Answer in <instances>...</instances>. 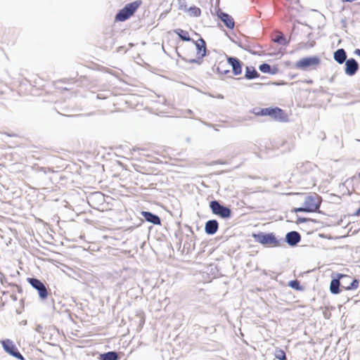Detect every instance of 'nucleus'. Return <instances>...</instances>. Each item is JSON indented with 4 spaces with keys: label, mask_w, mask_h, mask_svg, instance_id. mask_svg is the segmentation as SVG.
Masks as SVG:
<instances>
[{
    "label": "nucleus",
    "mask_w": 360,
    "mask_h": 360,
    "mask_svg": "<svg viewBox=\"0 0 360 360\" xmlns=\"http://www.w3.org/2000/svg\"><path fill=\"white\" fill-rule=\"evenodd\" d=\"M344 278L345 279H349L350 276L343 274L341 273H337L335 276H332V279L330 283L329 290L331 294L333 295H338L341 292L340 288L346 290H355L358 288L359 280L354 278L352 281L349 283V285H345L344 284H341V278Z\"/></svg>",
    "instance_id": "obj_1"
},
{
    "label": "nucleus",
    "mask_w": 360,
    "mask_h": 360,
    "mask_svg": "<svg viewBox=\"0 0 360 360\" xmlns=\"http://www.w3.org/2000/svg\"><path fill=\"white\" fill-rule=\"evenodd\" d=\"M142 4V1L136 0L127 4L115 14V20L117 22H124L129 19Z\"/></svg>",
    "instance_id": "obj_2"
},
{
    "label": "nucleus",
    "mask_w": 360,
    "mask_h": 360,
    "mask_svg": "<svg viewBox=\"0 0 360 360\" xmlns=\"http://www.w3.org/2000/svg\"><path fill=\"white\" fill-rule=\"evenodd\" d=\"M252 237L256 242L266 247H278L281 245V240L278 239L273 232L259 231L253 233Z\"/></svg>",
    "instance_id": "obj_3"
},
{
    "label": "nucleus",
    "mask_w": 360,
    "mask_h": 360,
    "mask_svg": "<svg viewBox=\"0 0 360 360\" xmlns=\"http://www.w3.org/2000/svg\"><path fill=\"white\" fill-rule=\"evenodd\" d=\"M321 63V60L319 56H310L297 60L295 64V68L303 71L316 70Z\"/></svg>",
    "instance_id": "obj_4"
},
{
    "label": "nucleus",
    "mask_w": 360,
    "mask_h": 360,
    "mask_svg": "<svg viewBox=\"0 0 360 360\" xmlns=\"http://www.w3.org/2000/svg\"><path fill=\"white\" fill-rule=\"evenodd\" d=\"M212 213L221 219H227L231 217L232 211L230 207L224 205L219 200H212L209 203Z\"/></svg>",
    "instance_id": "obj_5"
},
{
    "label": "nucleus",
    "mask_w": 360,
    "mask_h": 360,
    "mask_svg": "<svg viewBox=\"0 0 360 360\" xmlns=\"http://www.w3.org/2000/svg\"><path fill=\"white\" fill-rule=\"evenodd\" d=\"M27 281L37 291L39 297L41 300H45L47 299L49 292L45 284L41 280L35 277H28L27 278Z\"/></svg>",
    "instance_id": "obj_6"
},
{
    "label": "nucleus",
    "mask_w": 360,
    "mask_h": 360,
    "mask_svg": "<svg viewBox=\"0 0 360 360\" xmlns=\"http://www.w3.org/2000/svg\"><path fill=\"white\" fill-rule=\"evenodd\" d=\"M265 116H269L278 122H284L288 120L287 113L284 110L278 107L265 108Z\"/></svg>",
    "instance_id": "obj_7"
},
{
    "label": "nucleus",
    "mask_w": 360,
    "mask_h": 360,
    "mask_svg": "<svg viewBox=\"0 0 360 360\" xmlns=\"http://www.w3.org/2000/svg\"><path fill=\"white\" fill-rule=\"evenodd\" d=\"M1 345L4 350L9 355L19 360H25V357L19 352L16 345L10 339L1 340Z\"/></svg>",
    "instance_id": "obj_8"
},
{
    "label": "nucleus",
    "mask_w": 360,
    "mask_h": 360,
    "mask_svg": "<svg viewBox=\"0 0 360 360\" xmlns=\"http://www.w3.org/2000/svg\"><path fill=\"white\" fill-rule=\"evenodd\" d=\"M227 63L231 67L232 73L235 76L241 75L244 63L235 56H227Z\"/></svg>",
    "instance_id": "obj_9"
},
{
    "label": "nucleus",
    "mask_w": 360,
    "mask_h": 360,
    "mask_svg": "<svg viewBox=\"0 0 360 360\" xmlns=\"http://www.w3.org/2000/svg\"><path fill=\"white\" fill-rule=\"evenodd\" d=\"M304 209L307 210V213L316 212H318L321 202L319 200H316V198L309 195H307L304 202Z\"/></svg>",
    "instance_id": "obj_10"
},
{
    "label": "nucleus",
    "mask_w": 360,
    "mask_h": 360,
    "mask_svg": "<svg viewBox=\"0 0 360 360\" xmlns=\"http://www.w3.org/2000/svg\"><path fill=\"white\" fill-rule=\"evenodd\" d=\"M359 70V64L354 58H348L345 63V73L347 76L352 77Z\"/></svg>",
    "instance_id": "obj_11"
},
{
    "label": "nucleus",
    "mask_w": 360,
    "mask_h": 360,
    "mask_svg": "<svg viewBox=\"0 0 360 360\" xmlns=\"http://www.w3.org/2000/svg\"><path fill=\"white\" fill-rule=\"evenodd\" d=\"M301 235L296 231H291L285 234L284 241L290 247L294 248L301 241Z\"/></svg>",
    "instance_id": "obj_12"
},
{
    "label": "nucleus",
    "mask_w": 360,
    "mask_h": 360,
    "mask_svg": "<svg viewBox=\"0 0 360 360\" xmlns=\"http://www.w3.org/2000/svg\"><path fill=\"white\" fill-rule=\"evenodd\" d=\"M140 214L146 221L153 225H161L162 221L158 214L144 210L141 211Z\"/></svg>",
    "instance_id": "obj_13"
},
{
    "label": "nucleus",
    "mask_w": 360,
    "mask_h": 360,
    "mask_svg": "<svg viewBox=\"0 0 360 360\" xmlns=\"http://www.w3.org/2000/svg\"><path fill=\"white\" fill-rule=\"evenodd\" d=\"M217 17L228 29L233 30L234 28V20L231 15L219 11L217 12Z\"/></svg>",
    "instance_id": "obj_14"
},
{
    "label": "nucleus",
    "mask_w": 360,
    "mask_h": 360,
    "mask_svg": "<svg viewBox=\"0 0 360 360\" xmlns=\"http://www.w3.org/2000/svg\"><path fill=\"white\" fill-rule=\"evenodd\" d=\"M219 229V223L216 219H210L205 222V232L207 235L212 236L215 234Z\"/></svg>",
    "instance_id": "obj_15"
},
{
    "label": "nucleus",
    "mask_w": 360,
    "mask_h": 360,
    "mask_svg": "<svg viewBox=\"0 0 360 360\" xmlns=\"http://www.w3.org/2000/svg\"><path fill=\"white\" fill-rule=\"evenodd\" d=\"M347 57V52L342 48L338 49L333 52V59L337 63L340 65H342L346 62V60L348 59Z\"/></svg>",
    "instance_id": "obj_16"
},
{
    "label": "nucleus",
    "mask_w": 360,
    "mask_h": 360,
    "mask_svg": "<svg viewBox=\"0 0 360 360\" xmlns=\"http://www.w3.org/2000/svg\"><path fill=\"white\" fill-rule=\"evenodd\" d=\"M259 70L263 73L274 75L278 72V68L277 65H270L267 63H263L259 65Z\"/></svg>",
    "instance_id": "obj_17"
},
{
    "label": "nucleus",
    "mask_w": 360,
    "mask_h": 360,
    "mask_svg": "<svg viewBox=\"0 0 360 360\" xmlns=\"http://www.w3.org/2000/svg\"><path fill=\"white\" fill-rule=\"evenodd\" d=\"M259 77L260 75L255 67L252 65L245 66L244 78L248 80H252L259 78Z\"/></svg>",
    "instance_id": "obj_18"
},
{
    "label": "nucleus",
    "mask_w": 360,
    "mask_h": 360,
    "mask_svg": "<svg viewBox=\"0 0 360 360\" xmlns=\"http://www.w3.org/2000/svg\"><path fill=\"white\" fill-rule=\"evenodd\" d=\"M193 42L195 44L196 47V54L201 56L202 53H205V56L207 51L205 41L202 37H200L198 41H195L193 40Z\"/></svg>",
    "instance_id": "obj_19"
},
{
    "label": "nucleus",
    "mask_w": 360,
    "mask_h": 360,
    "mask_svg": "<svg viewBox=\"0 0 360 360\" xmlns=\"http://www.w3.org/2000/svg\"><path fill=\"white\" fill-rule=\"evenodd\" d=\"M119 354L116 351H110L100 354L99 360H119Z\"/></svg>",
    "instance_id": "obj_20"
},
{
    "label": "nucleus",
    "mask_w": 360,
    "mask_h": 360,
    "mask_svg": "<svg viewBox=\"0 0 360 360\" xmlns=\"http://www.w3.org/2000/svg\"><path fill=\"white\" fill-rule=\"evenodd\" d=\"M174 32L178 35L180 39L184 41H193V39L191 38L189 34L187 31L184 30L182 29L178 28L174 30Z\"/></svg>",
    "instance_id": "obj_21"
},
{
    "label": "nucleus",
    "mask_w": 360,
    "mask_h": 360,
    "mask_svg": "<svg viewBox=\"0 0 360 360\" xmlns=\"http://www.w3.org/2000/svg\"><path fill=\"white\" fill-rule=\"evenodd\" d=\"M288 285L292 289L298 290V291H303L304 288L300 284V282L297 280H291L288 282Z\"/></svg>",
    "instance_id": "obj_22"
},
{
    "label": "nucleus",
    "mask_w": 360,
    "mask_h": 360,
    "mask_svg": "<svg viewBox=\"0 0 360 360\" xmlns=\"http://www.w3.org/2000/svg\"><path fill=\"white\" fill-rule=\"evenodd\" d=\"M274 356L278 360H287L285 351L279 347H276L274 352Z\"/></svg>",
    "instance_id": "obj_23"
},
{
    "label": "nucleus",
    "mask_w": 360,
    "mask_h": 360,
    "mask_svg": "<svg viewBox=\"0 0 360 360\" xmlns=\"http://www.w3.org/2000/svg\"><path fill=\"white\" fill-rule=\"evenodd\" d=\"M226 64L220 63L219 65L216 68L215 71L219 75H225L230 73V70L229 69H226L225 67Z\"/></svg>",
    "instance_id": "obj_24"
},
{
    "label": "nucleus",
    "mask_w": 360,
    "mask_h": 360,
    "mask_svg": "<svg viewBox=\"0 0 360 360\" xmlns=\"http://www.w3.org/2000/svg\"><path fill=\"white\" fill-rule=\"evenodd\" d=\"M188 11L190 15L193 17H199L201 15L200 8L195 6H190Z\"/></svg>",
    "instance_id": "obj_25"
},
{
    "label": "nucleus",
    "mask_w": 360,
    "mask_h": 360,
    "mask_svg": "<svg viewBox=\"0 0 360 360\" xmlns=\"http://www.w3.org/2000/svg\"><path fill=\"white\" fill-rule=\"evenodd\" d=\"M274 41L278 44L285 46L288 44V41H287L285 35L283 34H279L276 36V37L274 39Z\"/></svg>",
    "instance_id": "obj_26"
},
{
    "label": "nucleus",
    "mask_w": 360,
    "mask_h": 360,
    "mask_svg": "<svg viewBox=\"0 0 360 360\" xmlns=\"http://www.w3.org/2000/svg\"><path fill=\"white\" fill-rule=\"evenodd\" d=\"M205 57V53H202L201 56L200 55H197V58H193V59H190V60H186L185 58H181L182 60L189 63H198V64H201L202 62V58Z\"/></svg>",
    "instance_id": "obj_27"
},
{
    "label": "nucleus",
    "mask_w": 360,
    "mask_h": 360,
    "mask_svg": "<svg viewBox=\"0 0 360 360\" xmlns=\"http://www.w3.org/2000/svg\"><path fill=\"white\" fill-rule=\"evenodd\" d=\"M238 46L239 47H240L241 49L248 51L249 53H250L252 55H257V53L255 52V51H252L251 49H250V47L249 45H244L243 43L240 42L239 44H238Z\"/></svg>",
    "instance_id": "obj_28"
},
{
    "label": "nucleus",
    "mask_w": 360,
    "mask_h": 360,
    "mask_svg": "<svg viewBox=\"0 0 360 360\" xmlns=\"http://www.w3.org/2000/svg\"><path fill=\"white\" fill-rule=\"evenodd\" d=\"M253 113L257 116H265V108H256L253 109Z\"/></svg>",
    "instance_id": "obj_29"
},
{
    "label": "nucleus",
    "mask_w": 360,
    "mask_h": 360,
    "mask_svg": "<svg viewBox=\"0 0 360 360\" xmlns=\"http://www.w3.org/2000/svg\"><path fill=\"white\" fill-rule=\"evenodd\" d=\"M299 30V27H296L295 25H293L292 32L290 35V40H294L295 36L297 34V32Z\"/></svg>",
    "instance_id": "obj_30"
},
{
    "label": "nucleus",
    "mask_w": 360,
    "mask_h": 360,
    "mask_svg": "<svg viewBox=\"0 0 360 360\" xmlns=\"http://www.w3.org/2000/svg\"><path fill=\"white\" fill-rule=\"evenodd\" d=\"M311 221V219H309V218H305V217H297L296 223L299 224L305 223V222H307V221Z\"/></svg>",
    "instance_id": "obj_31"
},
{
    "label": "nucleus",
    "mask_w": 360,
    "mask_h": 360,
    "mask_svg": "<svg viewBox=\"0 0 360 360\" xmlns=\"http://www.w3.org/2000/svg\"><path fill=\"white\" fill-rule=\"evenodd\" d=\"M292 212L297 213V212H307V211L304 209V205L303 207H295L292 210Z\"/></svg>",
    "instance_id": "obj_32"
},
{
    "label": "nucleus",
    "mask_w": 360,
    "mask_h": 360,
    "mask_svg": "<svg viewBox=\"0 0 360 360\" xmlns=\"http://www.w3.org/2000/svg\"><path fill=\"white\" fill-rule=\"evenodd\" d=\"M288 83L285 82V81L283 80H280V81H278V82H271V83H268L267 84H272V85H274V86H283V85H286Z\"/></svg>",
    "instance_id": "obj_33"
},
{
    "label": "nucleus",
    "mask_w": 360,
    "mask_h": 360,
    "mask_svg": "<svg viewBox=\"0 0 360 360\" xmlns=\"http://www.w3.org/2000/svg\"><path fill=\"white\" fill-rule=\"evenodd\" d=\"M353 279L354 278H352V276H350L349 279H345L344 278H342L341 284H344L345 285H349Z\"/></svg>",
    "instance_id": "obj_34"
},
{
    "label": "nucleus",
    "mask_w": 360,
    "mask_h": 360,
    "mask_svg": "<svg viewBox=\"0 0 360 360\" xmlns=\"http://www.w3.org/2000/svg\"><path fill=\"white\" fill-rule=\"evenodd\" d=\"M11 286H13V287H15L17 288V290L19 293H21L22 291V287L20 285H18V284H15V283H10L9 284Z\"/></svg>",
    "instance_id": "obj_35"
},
{
    "label": "nucleus",
    "mask_w": 360,
    "mask_h": 360,
    "mask_svg": "<svg viewBox=\"0 0 360 360\" xmlns=\"http://www.w3.org/2000/svg\"><path fill=\"white\" fill-rule=\"evenodd\" d=\"M353 215L356 217H360V207L356 210Z\"/></svg>",
    "instance_id": "obj_36"
},
{
    "label": "nucleus",
    "mask_w": 360,
    "mask_h": 360,
    "mask_svg": "<svg viewBox=\"0 0 360 360\" xmlns=\"http://www.w3.org/2000/svg\"><path fill=\"white\" fill-rule=\"evenodd\" d=\"M43 329V327L41 326V325H38L36 328V330L38 332V333H41V330Z\"/></svg>",
    "instance_id": "obj_37"
},
{
    "label": "nucleus",
    "mask_w": 360,
    "mask_h": 360,
    "mask_svg": "<svg viewBox=\"0 0 360 360\" xmlns=\"http://www.w3.org/2000/svg\"><path fill=\"white\" fill-rule=\"evenodd\" d=\"M354 53L355 55H356V56H360V49H355V50H354Z\"/></svg>",
    "instance_id": "obj_38"
},
{
    "label": "nucleus",
    "mask_w": 360,
    "mask_h": 360,
    "mask_svg": "<svg viewBox=\"0 0 360 360\" xmlns=\"http://www.w3.org/2000/svg\"><path fill=\"white\" fill-rule=\"evenodd\" d=\"M288 76H289V77H290L291 79H294V78H295V77H296L297 75H295V74H289V75H288Z\"/></svg>",
    "instance_id": "obj_39"
},
{
    "label": "nucleus",
    "mask_w": 360,
    "mask_h": 360,
    "mask_svg": "<svg viewBox=\"0 0 360 360\" xmlns=\"http://www.w3.org/2000/svg\"><path fill=\"white\" fill-rule=\"evenodd\" d=\"M145 323V319L143 318L141 321H140V323H139V325L141 326H142Z\"/></svg>",
    "instance_id": "obj_40"
},
{
    "label": "nucleus",
    "mask_w": 360,
    "mask_h": 360,
    "mask_svg": "<svg viewBox=\"0 0 360 360\" xmlns=\"http://www.w3.org/2000/svg\"><path fill=\"white\" fill-rule=\"evenodd\" d=\"M11 298H12L14 301H16V300H18V298H17L16 295H11Z\"/></svg>",
    "instance_id": "obj_41"
},
{
    "label": "nucleus",
    "mask_w": 360,
    "mask_h": 360,
    "mask_svg": "<svg viewBox=\"0 0 360 360\" xmlns=\"http://www.w3.org/2000/svg\"><path fill=\"white\" fill-rule=\"evenodd\" d=\"M342 2H349V3H352L353 1H354L355 0H341Z\"/></svg>",
    "instance_id": "obj_42"
},
{
    "label": "nucleus",
    "mask_w": 360,
    "mask_h": 360,
    "mask_svg": "<svg viewBox=\"0 0 360 360\" xmlns=\"http://www.w3.org/2000/svg\"><path fill=\"white\" fill-rule=\"evenodd\" d=\"M124 49V46H120L118 47L117 49V52H120L121 51H122Z\"/></svg>",
    "instance_id": "obj_43"
},
{
    "label": "nucleus",
    "mask_w": 360,
    "mask_h": 360,
    "mask_svg": "<svg viewBox=\"0 0 360 360\" xmlns=\"http://www.w3.org/2000/svg\"><path fill=\"white\" fill-rule=\"evenodd\" d=\"M311 35H312V33H311V32H309V33H307V38H308L309 39H310V38H311Z\"/></svg>",
    "instance_id": "obj_44"
},
{
    "label": "nucleus",
    "mask_w": 360,
    "mask_h": 360,
    "mask_svg": "<svg viewBox=\"0 0 360 360\" xmlns=\"http://www.w3.org/2000/svg\"><path fill=\"white\" fill-rule=\"evenodd\" d=\"M306 82L308 84H312L313 81L311 79H309V80H307Z\"/></svg>",
    "instance_id": "obj_45"
},
{
    "label": "nucleus",
    "mask_w": 360,
    "mask_h": 360,
    "mask_svg": "<svg viewBox=\"0 0 360 360\" xmlns=\"http://www.w3.org/2000/svg\"><path fill=\"white\" fill-rule=\"evenodd\" d=\"M187 111H188V114H190V115L193 114V111L191 110H188Z\"/></svg>",
    "instance_id": "obj_46"
},
{
    "label": "nucleus",
    "mask_w": 360,
    "mask_h": 360,
    "mask_svg": "<svg viewBox=\"0 0 360 360\" xmlns=\"http://www.w3.org/2000/svg\"><path fill=\"white\" fill-rule=\"evenodd\" d=\"M262 80H264V79L266 78V77L264 76H262V77H259Z\"/></svg>",
    "instance_id": "obj_47"
},
{
    "label": "nucleus",
    "mask_w": 360,
    "mask_h": 360,
    "mask_svg": "<svg viewBox=\"0 0 360 360\" xmlns=\"http://www.w3.org/2000/svg\"><path fill=\"white\" fill-rule=\"evenodd\" d=\"M306 25L308 27V28H309V30H311V26H309V25H307V24H306Z\"/></svg>",
    "instance_id": "obj_48"
},
{
    "label": "nucleus",
    "mask_w": 360,
    "mask_h": 360,
    "mask_svg": "<svg viewBox=\"0 0 360 360\" xmlns=\"http://www.w3.org/2000/svg\"><path fill=\"white\" fill-rule=\"evenodd\" d=\"M243 77H239V78H237L236 79H238V80H240V79H243Z\"/></svg>",
    "instance_id": "obj_49"
},
{
    "label": "nucleus",
    "mask_w": 360,
    "mask_h": 360,
    "mask_svg": "<svg viewBox=\"0 0 360 360\" xmlns=\"http://www.w3.org/2000/svg\"><path fill=\"white\" fill-rule=\"evenodd\" d=\"M188 228L190 229V231H191V232H193V231H192V229H191V227L188 226Z\"/></svg>",
    "instance_id": "obj_50"
},
{
    "label": "nucleus",
    "mask_w": 360,
    "mask_h": 360,
    "mask_svg": "<svg viewBox=\"0 0 360 360\" xmlns=\"http://www.w3.org/2000/svg\"><path fill=\"white\" fill-rule=\"evenodd\" d=\"M227 77H228V78H233V77H232V76H231V75H229Z\"/></svg>",
    "instance_id": "obj_51"
},
{
    "label": "nucleus",
    "mask_w": 360,
    "mask_h": 360,
    "mask_svg": "<svg viewBox=\"0 0 360 360\" xmlns=\"http://www.w3.org/2000/svg\"><path fill=\"white\" fill-rule=\"evenodd\" d=\"M178 56L181 57L180 54L176 51Z\"/></svg>",
    "instance_id": "obj_52"
},
{
    "label": "nucleus",
    "mask_w": 360,
    "mask_h": 360,
    "mask_svg": "<svg viewBox=\"0 0 360 360\" xmlns=\"http://www.w3.org/2000/svg\"><path fill=\"white\" fill-rule=\"evenodd\" d=\"M358 176H359V178L360 179V172L359 173Z\"/></svg>",
    "instance_id": "obj_53"
}]
</instances>
